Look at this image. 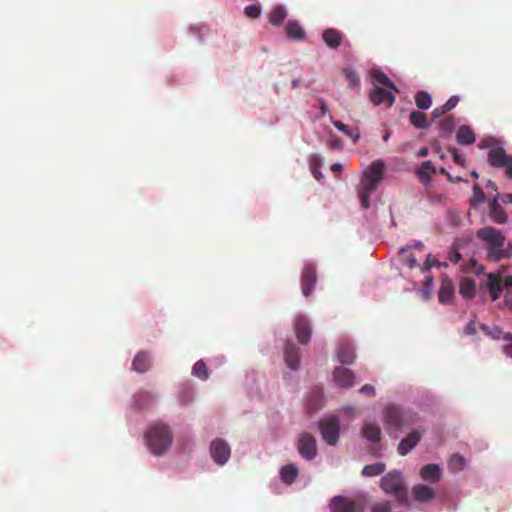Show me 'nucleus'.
<instances>
[{"label": "nucleus", "instance_id": "1", "mask_svg": "<svg viewBox=\"0 0 512 512\" xmlns=\"http://www.w3.org/2000/svg\"><path fill=\"white\" fill-rule=\"evenodd\" d=\"M476 236L484 243L488 261L499 262L512 257V243L506 242V237L500 230L486 226L478 229Z\"/></svg>", "mask_w": 512, "mask_h": 512}, {"label": "nucleus", "instance_id": "2", "mask_svg": "<svg viewBox=\"0 0 512 512\" xmlns=\"http://www.w3.org/2000/svg\"><path fill=\"white\" fill-rule=\"evenodd\" d=\"M385 165L381 160L374 161L364 172L358 196L364 209L370 207V196L377 189L382 180Z\"/></svg>", "mask_w": 512, "mask_h": 512}, {"label": "nucleus", "instance_id": "3", "mask_svg": "<svg viewBox=\"0 0 512 512\" xmlns=\"http://www.w3.org/2000/svg\"><path fill=\"white\" fill-rule=\"evenodd\" d=\"M145 440L149 450L154 455H162L172 444V432L166 424L156 422L147 429Z\"/></svg>", "mask_w": 512, "mask_h": 512}, {"label": "nucleus", "instance_id": "4", "mask_svg": "<svg viewBox=\"0 0 512 512\" xmlns=\"http://www.w3.org/2000/svg\"><path fill=\"white\" fill-rule=\"evenodd\" d=\"M380 487L386 493L395 496L400 504H406L407 488L403 475L398 470H391L380 480Z\"/></svg>", "mask_w": 512, "mask_h": 512}, {"label": "nucleus", "instance_id": "5", "mask_svg": "<svg viewBox=\"0 0 512 512\" xmlns=\"http://www.w3.org/2000/svg\"><path fill=\"white\" fill-rule=\"evenodd\" d=\"M383 418L387 429L395 431L410 426L417 421L416 414L394 405H389L384 409Z\"/></svg>", "mask_w": 512, "mask_h": 512}, {"label": "nucleus", "instance_id": "6", "mask_svg": "<svg viewBox=\"0 0 512 512\" xmlns=\"http://www.w3.org/2000/svg\"><path fill=\"white\" fill-rule=\"evenodd\" d=\"M487 161L494 168L504 169L505 176L512 179V155L507 154L503 147H492L488 152Z\"/></svg>", "mask_w": 512, "mask_h": 512}, {"label": "nucleus", "instance_id": "7", "mask_svg": "<svg viewBox=\"0 0 512 512\" xmlns=\"http://www.w3.org/2000/svg\"><path fill=\"white\" fill-rule=\"evenodd\" d=\"M331 512H363L364 502L344 496H335L330 503Z\"/></svg>", "mask_w": 512, "mask_h": 512}, {"label": "nucleus", "instance_id": "8", "mask_svg": "<svg viewBox=\"0 0 512 512\" xmlns=\"http://www.w3.org/2000/svg\"><path fill=\"white\" fill-rule=\"evenodd\" d=\"M323 440L329 445H335L339 439L340 424L337 417H330L319 423Z\"/></svg>", "mask_w": 512, "mask_h": 512}, {"label": "nucleus", "instance_id": "9", "mask_svg": "<svg viewBox=\"0 0 512 512\" xmlns=\"http://www.w3.org/2000/svg\"><path fill=\"white\" fill-rule=\"evenodd\" d=\"M231 449L226 441L217 438L210 444V455L218 465H224L230 458Z\"/></svg>", "mask_w": 512, "mask_h": 512}, {"label": "nucleus", "instance_id": "10", "mask_svg": "<svg viewBox=\"0 0 512 512\" xmlns=\"http://www.w3.org/2000/svg\"><path fill=\"white\" fill-rule=\"evenodd\" d=\"M298 452L306 460H312L317 454L316 439L313 435L304 433L297 444Z\"/></svg>", "mask_w": 512, "mask_h": 512}, {"label": "nucleus", "instance_id": "11", "mask_svg": "<svg viewBox=\"0 0 512 512\" xmlns=\"http://www.w3.org/2000/svg\"><path fill=\"white\" fill-rule=\"evenodd\" d=\"M317 281L316 269L312 264H306L301 275L302 294L309 297Z\"/></svg>", "mask_w": 512, "mask_h": 512}, {"label": "nucleus", "instance_id": "12", "mask_svg": "<svg viewBox=\"0 0 512 512\" xmlns=\"http://www.w3.org/2000/svg\"><path fill=\"white\" fill-rule=\"evenodd\" d=\"M455 295L453 281L447 275H442L441 284L438 291V300L441 304L450 303Z\"/></svg>", "mask_w": 512, "mask_h": 512}, {"label": "nucleus", "instance_id": "13", "mask_svg": "<svg viewBox=\"0 0 512 512\" xmlns=\"http://www.w3.org/2000/svg\"><path fill=\"white\" fill-rule=\"evenodd\" d=\"M391 90L392 89L388 90L381 87H375L369 94L370 101L374 105L386 104L388 107L392 106L395 101V97Z\"/></svg>", "mask_w": 512, "mask_h": 512}, {"label": "nucleus", "instance_id": "14", "mask_svg": "<svg viewBox=\"0 0 512 512\" xmlns=\"http://www.w3.org/2000/svg\"><path fill=\"white\" fill-rule=\"evenodd\" d=\"M333 379L335 383L342 388H350L355 383L354 373L344 367H336L333 371Z\"/></svg>", "mask_w": 512, "mask_h": 512}, {"label": "nucleus", "instance_id": "15", "mask_svg": "<svg viewBox=\"0 0 512 512\" xmlns=\"http://www.w3.org/2000/svg\"><path fill=\"white\" fill-rule=\"evenodd\" d=\"M295 333L301 344H306L311 338V325L304 316H298L294 323Z\"/></svg>", "mask_w": 512, "mask_h": 512}, {"label": "nucleus", "instance_id": "16", "mask_svg": "<svg viewBox=\"0 0 512 512\" xmlns=\"http://www.w3.org/2000/svg\"><path fill=\"white\" fill-rule=\"evenodd\" d=\"M422 434L414 430L410 432L405 438H403L397 448L398 453L401 456L407 455L421 440Z\"/></svg>", "mask_w": 512, "mask_h": 512}, {"label": "nucleus", "instance_id": "17", "mask_svg": "<svg viewBox=\"0 0 512 512\" xmlns=\"http://www.w3.org/2000/svg\"><path fill=\"white\" fill-rule=\"evenodd\" d=\"M411 492L413 499L417 502L427 503L435 498L434 489L424 484L414 485Z\"/></svg>", "mask_w": 512, "mask_h": 512}, {"label": "nucleus", "instance_id": "18", "mask_svg": "<svg viewBox=\"0 0 512 512\" xmlns=\"http://www.w3.org/2000/svg\"><path fill=\"white\" fill-rule=\"evenodd\" d=\"M285 362L292 370H297L300 366L299 348L291 342H288L284 350Z\"/></svg>", "mask_w": 512, "mask_h": 512}, {"label": "nucleus", "instance_id": "19", "mask_svg": "<svg viewBox=\"0 0 512 512\" xmlns=\"http://www.w3.org/2000/svg\"><path fill=\"white\" fill-rule=\"evenodd\" d=\"M322 39L328 47L337 49L342 44L343 34L334 28H328L323 31Z\"/></svg>", "mask_w": 512, "mask_h": 512}, {"label": "nucleus", "instance_id": "20", "mask_svg": "<svg viewBox=\"0 0 512 512\" xmlns=\"http://www.w3.org/2000/svg\"><path fill=\"white\" fill-rule=\"evenodd\" d=\"M441 469L436 464H428L421 468L420 476L424 481L437 483L441 478Z\"/></svg>", "mask_w": 512, "mask_h": 512}, {"label": "nucleus", "instance_id": "21", "mask_svg": "<svg viewBox=\"0 0 512 512\" xmlns=\"http://www.w3.org/2000/svg\"><path fill=\"white\" fill-rule=\"evenodd\" d=\"M487 286L493 301H496L503 291L502 279L499 274L490 273L488 275Z\"/></svg>", "mask_w": 512, "mask_h": 512}, {"label": "nucleus", "instance_id": "22", "mask_svg": "<svg viewBox=\"0 0 512 512\" xmlns=\"http://www.w3.org/2000/svg\"><path fill=\"white\" fill-rule=\"evenodd\" d=\"M361 432L363 437L372 443H377L381 440V428L376 423H364Z\"/></svg>", "mask_w": 512, "mask_h": 512}, {"label": "nucleus", "instance_id": "23", "mask_svg": "<svg viewBox=\"0 0 512 512\" xmlns=\"http://www.w3.org/2000/svg\"><path fill=\"white\" fill-rule=\"evenodd\" d=\"M151 366L150 356L145 351H140L136 354L133 359L132 367L138 373H144L148 371Z\"/></svg>", "mask_w": 512, "mask_h": 512}, {"label": "nucleus", "instance_id": "24", "mask_svg": "<svg viewBox=\"0 0 512 512\" xmlns=\"http://www.w3.org/2000/svg\"><path fill=\"white\" fill-rule=\"evenodd\" d=\"M337 358L343 364H352L355 359L354 349L348 343L339 344L337 349Z\"/></svg>", "mask_w": 512, "mask_h": 512}, {"label": "nucleus", "instance_id": "25", "mask_svg": "<svg viewBox=\"0 0 512 512\" xmlns=\"http://www.w3.org/2000/svg\"><path fill=\"white\" fill-rule=\"evenodd\" d=\"M286 35L293 40H303L306 36L305 30L297 21H288L285 26Z\"/></svg>", "mask_w": 512, "mask_h": 512}, {"label": "nucleus", "instance_id": "26", "mask_svg": "<svg viewBox=\"0 0 512 512\" xmlns=\"http://www.w3.org/2000/svg\"><path fill=\"white\" fill-rule=\"evenodd\" d=\"M499 194L496 195L490 205V216L496 223L503 224L507 221V215L501 205L498 202Z\"/></svg>", "mask_w": 512, "mask_h": 512}, {"label": "nucleus", "instance_id": "27", "mask_svg": "<svg viewBox=\"0 0 512 512\" xmlns=\"http://www.w3.org/2000/svg\"><path fill=\"white\" fill-rule=\"evenodd\" d=\"M456 139L459 144L470 145L475 142V134L470 126L462 125L457 131Z\"/></svg>", "mask_w": 512, "mask_h": 512}, {"label": "nucleus", "instance_id": "28", "mask_svg": "<svg viewBox=\"0 0 512 512\" xmlns=\"http://www.w3.org/2000/svg\"><path fill=\"white\" fill-rule=\"evenodd\" d=\"M299 470L294 464H287L280 470V476L285 484H292L298 476Z\"/></svg>", "mask_w": 512, "mask_h": 512}, {"label": "nucleus", "instance_id": "29", "mask_svg": "<svg viewBox=\"0 0 512 512\" xmlns=\"http://www.w3.org/2000/svg\"><path fill=\"white\" fill-rule=\"evenodd\" d=\"M409 120L418 129H426L429 126L426 114L420 111H412L409 115Z\"/></svg>", "mask_w": 512, "mask_h": 512}, {"label": "nucleus", "instance_id": "30", "mask_svg": "<svg viewBox=\"0 0 512 512\" xmlns=\"http://www.w3.org/2000/svg\"><path fill=\"white\" fill-rule=\"evenodd\" d=\"M459 292L466 299L473 298L475 295V281L470 278L462 279L460 282Z\"/></svg>", "mask_w": 512, "mask_h": 512}, {"label": "nucleus", "instance_id": "31", "mask_svg": "<svg viewBox=\"0 0 512 512\" xmlns=\"http://www.w3.org/2000/svg\"><path fill=\"white\" fill-rule=\"evenodd\" d=\"M286 16V10L282 6H276L269 13V22L272 25L280 26L283 23Z\"/></svg>", "mask_w": 512, "mask_h": 512}, {"label": "nucleus", "instance_id": "32", "mask_svg": "<svg viewBox=\"0 0 512 512\" xmlns=\"http://www.w3.org/2000/svg\"><path fill=\"white\" fill-rule=\"evenodd\" d=\"M386 469V465L382 462H377L373 464H369L363 467L362 475L365 477H373L378 476L384 473Z\"/></svg>", "mask_w": 512, "mask_h": 512}, {"label": "nucleus", "instance_id": "33", "mask_svg": "<svg viewBox=\"0 0 512 512\" xmlns=\"http://www.w3.org/2000/svg\"><path fill=\"white\" fill-rule=\"evenodd\" d=\"M455 120L453 117L449 116L444 118L439 123V131L441 137H449L455 128Z\"/></svg>", "mask_w": 512, "mask_h": 512}, {"label": "nucleus", "instance_id": "34", "mask_svg": "<svg viewBox=\"0 0 512 512\" xmlns=\"http://www.w3.org/2000/svg\"><path fill=\"white\" fill-rule=\"evenodd\" d=\"M415 104L419 109L427 110L431 107L432 99L428 92L419 91L415 95Z\"/></svg>", "mask_w": 512, "mask_h": 512}, {"label": "nucleus", "instance_id": "35", "mask_svg": "<svg viewBox=\"0 0 512 512\" xmlns=\"http://www.w3.org/2000/svg\"><path fill=\"white\" fill-rule=\"evenodd\" d=\"M333 125L341 132H343L346 136L352 139L354 143L359 140L360 134L358 129L355 131L351 130L348 125L344 124L339 120H333Z\"/></svg>", "mask_w": 512, "mask_h": 512}, {"label": "nucleus", "instance_id": "36", "mask_svg": "<svg viewBox=\"0 0 512 512\" xmlns=\"http://www.w3.org/2000/svg\"><path fill=\"white\" fill-rule=\"evenodd\" d=\"M400 255L402 257L403 263L408 266L410 269H413L418 266V262L414 255L410 252V247H402L400 249Z\"/></svg>", "mask_w": 512, "mask_h": 512}, {"label": "nucleus", "instance_id": "37", "mask_svg": "<svg viewBox=\"0 0 512 512\" xmlns=\"http://www.w3.org/2000/svg\"><path fill=\"white\" fill-rule=\"evenodd\" d=\"M321 165H322V158L319 155L314 154L310 157L311 172L317 180H319L323 177V175L320 171Z\"/></svg>", "mask_w": 512, "mask_h": 512}, {"label": "nucleus", "instance_id": "38", "mask_svg": "<svg viewBox=\"0 0 512 512\" xmlns=\"http://www.w3.org/2000/svg\"><path fill=\"white\" fill-rule=\"evenodd\" d=\"M372 78L375 82L382 84L389 89L397 90L396 86L391 82V80L382 71H379V70L373 71Z\"/></svg>", "mask_w": 512, "mask_h": 512}, {"label": "nucleus", "instance_id": "39", "mask_svg": "<svg viewBox=\"0 0 512 512\" xmlns=\"http://www.w3.org/2000/svg\"><path fill=\"white\" fill-rule=\"evenodd\" d=\"M135 402L137 404V406L139 408H145L146 406H148L152 400H153V396L150 392H147V391H139L136 395H135Z\"/></svg>", "mask_w": 512, "mask_h": 512}, {"label": "nucleus", "instance_id": "40", "mask_svg": "<svg viewBox=\"0 0 512 512\" xmlns=\"http://www.w3.org/2000/svg\"><path fill=\"white\" fill-rule=\"evenodd\" d=\"M192 374L202 380L208 379V370L204 361H197L192 369Z\"/></svg>", "mask_w": 512, "mask_h": 512}, {"label": "nucleus", "instance_id": "41", "mask_svg": "<svg viewBox=\"0 0 512 512\" xmlns=\"http://www.w3.org/2000/svg\"><path fill=\"white\" fill-rule=\"evenodd\" d=\"M480 329L492 339L499 340L502 337L503 331L500 327L494 326L490 327L486 324H479Z\"/></svg>", "mask_w": 512, "mask_h": 512}, {"label": "nucleus", "instance_id": "42", "mask_svg": "<svg viewBox=\"0 0 512 512\" xmlns=\"http://www.w3.org/2000/svg\"><path fill=\"white\" fill-rule=\"evenodd\" d=\"M435 173H436V169H435L434 165L432 164V162L429 160L424 161L421 164V167L418 172L420 177H426L427 179L431 178V176L434 175Z\"/></svg>", "mask_w": 512, "mask_h": 512}, {"label": "nucleus", "instance_id": "43", "mask_svg": "<svg viewBox=\"0 0 512 512\" xmlns=\"http://www.w3.org/2000/svg\"><path fill=\"white\" fill-rule=\"evenodd\" d=\"M344 75L350 88H356L360 85L359 76L352 69H344Z\"/></svg>", "mask_w": 512, "mask_h": 512}, {"label": "nucleus", "instance_id": "44", "mask_svg": "<svg viewBox=\"0 0 512 512\" xmlns=\"http://www.w3.org/2000/svg\"><path fill=\"white\" fill-rule=\"evenodd\" d=\"M465 466V459L463 456L459 454H454L450 461H449V467L454 471H459L463 469Z\"/></svg>", "mask_w": 512, "mask_h": 512}, {"label": "nucleus", "instance_id": "45", "mask_svg": "<svg viewBox=\"0 0 512 512\" xmlns=\"http://www.w3.org/2000/svg\"><path fill=\"white\" fill-rule=\"evenodd\" d=\"M440 266H447V264H446V263H440L439 261H437V260L433 259V258H432V255H431V254H429V255L427 256L426 261H425L422 265H420L419 267H420V270H421L422 272H427V271H429L432 267H440Z\"/></svg>", "mask_w": 512, "mask_h": 512}, {"label": "nucleus", "instance_id": "46", "mask_svg": "<svg viewBox=\"0 0 512 512\" xmlns=\"http://www.w3.org/2000/svg\"><path fill=\"white\" fill-rule=\"evenodd\" d=\"M392 511V505L390 501H382L379 503H375L372 508L371 512H391Z\"/></svg>", "mask_w": 512, "mask_h": 512}, {"label": "nucleus", "instance_id": "47", "mask_svg": "<svg viewBox=\"0 0 512 512\" xmlns=\"http://www.w3.org/2000/svg\"><path fill=\"white\" fill-rule=\"evenodd\" d=\"M244 13L248 18L256 19L261 14V8L258 5H249L245 7Z\"/></svg>", "mask_w": 512, "mask_h": 512}, {"label": "nucleus", "instance_id": "48", "mask_svg": "<svg viewBox=\"0 0 512 512\" xmlns=\"http://www.w3.org/2000/svg\"><path fill=\"white\" fill-rule=\"evenodd\" d=\"M327 145L331 150H341L343 148L342 140L335 135H330Z\"/></svg>", "mask_w": 512, "mask_h": 512}, {"label": "nucleus", "instance_id": "49", "mask_svg": "<svg viewBox=\"0 0 512 512\" xmlns=\"http://www.w3.org/2000/svg\"><path fill=\"white\" fill-rule=\"evenodd\" d=\"M448 258L454 264L458 263L461 260V254L459 253V246L457 243L453 244L451 251L449 252Z\"/></svg>", "mask_w": 512, "mask_h": 512}, {"label": "nucleus", "instance_id": "50", "mask_svg": "<svg viewBox=\"0 0 512 512\" xmlns=\"http://www.w3.org/2000/svg\"><path fill=\"white\" fill-rule=\"evenodd\" d=\"M459 102V96H451L445 104H443L444 111L448 112L456 107Z\"/></svg>", "mask_w": 512, "mask_h": 512}, {"label": "nucleus", "instance_id": "51", "mask_svg": "<svg viewBox=\"0 0 512 512\" xmlns=\"http://www.w3.org/2000/svg\"><path fill=\"white\" fill-rule=\"evenodd\" d=\"M477 332V323L474 320H471L464 328L463 333L466 336H471L476 334Z\"/></svg>", "mask_w": 512, "mask_h": 512}, {"label": "nucleus", "instance_id": "52", "mask_svg": "<svg viewBox=\"0 0 512 512\" xmlns=\"http://www.w3.org/2000/svg\"><path fill=\"white\" fill-rule=\"evenodd\" d=\"M473 194L477 202H483L485 200L484 192L478 184H474Z\"/></svg>", "mask_w": 512, "mask_h": 512}, {"label": "nucleus", "instance_id": "53", "mask_svg": "<svg viewBox=\"0 0 512 512\" xmlns=\"http://www.w3.org/2000/svg\"><path fill=\"white\" fill-rule=\"evenodd\" d=\"M433 287V277L428 275L423 285V292L426 294V297L430 294V291Z\"/></svg>", "mask_w": 512, "mask_h": 512}, {"label": "nucleus", "instance_id": "54", "mask_svg": "<svg viewBox=\"0 0 512 512\" xmlns=\"http://www.w3.org/2000/svg\"><path fill=\"white\" fill-rule=\"evenodd\" d=\"M451 154L455 163L464 166L465 160L455 148L451 149Z\"/></svg>", "mask_w": 512, "mask_h": 512}, {"label": "nucleus", "instance_id": "55", "mask_svg": "<svg viewBox=\"0 0 512 512\" xmlns=\"http://www.w3.org/2000/svg\"><path fill=\"white\" fill-rule=\"evenodd\" d=\"M359 392L362 393V394H367L369 396H374L375 395V388L372 385L366 384V385L361 387Z\"/></svg>", "mask_w": 512, "mask_h": 512}, {"label": "nucleus", "instance_id": "56", "mask_svg": "<svg viewBox=\"0 0 512 512\" xmlns=\"http://www.w3.org/2000/svg\"><path fill=\"white\" fill-rule=\"evenodd\" d=\"M505 306L512 311V290L507 291L504 296Z\"/></svg>", "mask_w": 512, "mask_h": 512}, {"label": "nucleus", "instance_id": "57", "mask_svg": "<svg viewBox=\"0 0 512 512\" xmlns=\"http://www.w3.org/2000/svg\"><path fill=\"white\" fill-rule=\"evenodd\" d=\"M446 111H444V108L443 106H440V107H436L433 111H432V119L435 120L437 118H439L440 116H442L443 114H445Z\"/></svg>", "mask_w": 512, "mask_h": 512}, {"label": "nucleus", "instance_id": "58", "mask_svg": "<svg viewBox=\"0 0 512 512\" xmlns=\"http://www.w3.org/2000/svg\"><path fill=\"white\" fill-rule=\"evenodd\" d=\"M406 247H410V250L416 249L422 251L424 249V244L420 241H415L412 245H407Z\"/></svg>", "mask_w": 512, "mask_h": 512}, {"label": "nucleus", "instance_id": "59", "mask_svg": "<svg viewBox=\"0 0 512 512\" xmlns=\"http://www.w3.org/2000/svg\"><path fill=\"white\" fill-rule=\"evenodd\" d=\"M502 284H503V288L506 287V288H512V276L509 275L507 276L504 281H502Z\"/></svg>", "mask_w": 512, "mask_h": 512}, {"label": "nucleus", "instance_id": "60", "mask_svg": "<svg viewBox=\"0 0 512 512\" xmlns=\"http://www.w3.org/2000/svg\"><path fill=\"white\" fill-rule=\"evenodd\" d=\"M427 155H428V148L427 147H423L422 149H420L417 152V157H419V158L426 157Z\"/></svg>", "mask_w": 512, "mask_h": 512}, {"label": "nucleus", "instance_id": "61", "mask_svg": "<svg viewBox=\"0 0 512 512\" xmlns=\"http://www.w3.org/2000/svg\"><path fill=\"white\" fill-rule=\"evenodd\" d=\"M319 106H320L322 114L325 115L328 112V107L325 104V102L321 99L319 100Z\"/></svg>", "mask_w": 512, "mask_h": 512}, {"label": "nucleus", "instance_id": "62", "mask_svg": "<svg viewBox=\"0 0 512 512\" xmlns=\"http://www.w3.org/2000/svg\"><path fill=\"white\" fill-rule=\"evenodd\" d=\"M504 353L507 356L512 357V342L504 347Z\"/></svg>", "mask_w": 512, "mask_h": 512}, {"label": "nucleus", "instance_id": "63", "mask_svg": "<svg viewBox=\"0 0 512 512\" xmlns=\"http://www.w3.org/2000/svg\"><path fill=\"white\" fill-rule=\"evenodd\" d=\"M331 171L333 172H341L342 171V165L340 163H334L331 165Z\"/></svg>", "mask_w": 512, "mask_h": 512}, {"label": "nucleus", "instance_id": "64", "mask_svg": "<svg viewBox=\"0 0 512 512\" xmlns=\"http://www.w3.org/2000/svg\"><path fill=\"white\" fill-rule=\"evenodd\" d=\"M503 340L505 341H508L509 343L512 342V333H504L502 334V337H501Z\"/></svg>", "mask_w": 512, "mask_h": 512}]
</instances>
